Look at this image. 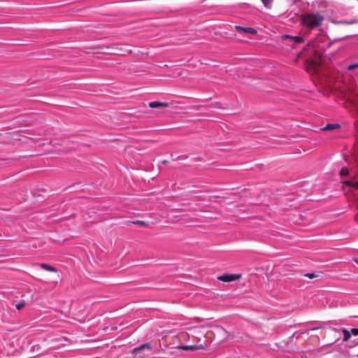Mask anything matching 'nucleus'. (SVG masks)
<instances>
[{
  "mask_svg": "<svg viewBox=\"0 0 358 358\" xmlns=\"http://www.w3.org/2000/svg\"><path fill=\"white\" fill-rule=\"evenodd\" d=\"M324 17L319 13H306L301 16V24L310 29L319 27Z\"/></svg>",
  "mask_w": 358,
  "mask_h": 358,
  "instance_id": "f257e3e1",
  "label": "nucleus"
},
{
  "mask_svg": "<svg viewBox=\"0 0 358 358\" xmlns=\"http://www.w3.org/2000/svg\"><path fill=\"white\" fill-rule=\"evenodd\" d=\"M340 175L342 178L349 176L351 178L350 180H343V183L345 186H348L352 189H358V179L353 171H350L346 167H343L340 171Z\"/></svg>",
  "mask_w": 358,
  "mask_h": 358,
  "instance_id": "f03ea898",
  "label": "nucleus"
},
{
  "mask_svg": "<svg viewBox=\"0 0 358 358\" xmlns=\"http://www.w3.org/2000/svg\"><path fill=\"white\" fill-rule=\"evenodd\" d=\"M152 348L150 343H145L132 350L134 358H145L152 355Z\"/></svg>",
  "mask_w": 358,
  "mask_h": 358,
  "instance_id": "7ed1b4c3",
  "label": "nucleus"
},
{
  "mask_svg": "<svg viewBox=\"0 0 358 358\" xmlns=\"http://www.w3.org/2000/svg\"><path fill=\"white\" fill-rule=\"evenodd\" d=\"M176 349L183 350H205L207 348L206 344H199L193 345H178L176 348Z\"/></svg>",
  "mask_w": 358,
  "mask_h": 358,
  "instance_id": "20e7f679",
  "label": "nucleus"
},
{
  "mask_svg": "<svg viewBox=\"0 0 358 358\" xmlns=\"http://www.w3.org/2000/svg\"><path fill=\"white\" fill-rule=\"evenodd\" d=\"M241 274H224L217 277V279L222 282H232L238 280Z\"/></svg>",
  "mask_w": 358,
  "mask_h": 358,
  "instance_id": "39448f33",
  "label": "nucleus"
},
{
  "mask_svg": "<svg viewBox=\"0 0 358 358\" xmlns=\"http://www.w3.org/2000/svg\"><path fill=\"white\" fill-rule=\"evenodd\" d=\"M346 99L353 108V110L358 112V96L355 94H349Z\"/></svg>",
  "mask_w": 358,
  "mask_h": 358,
  "instance_id": "423d86ee",
  "label": "nucleus"
},
{
  "mask_svg": "<svg viewBox=\"0 0 358 358\" xmlns=\"http://www.w3.org/2000/svg\"><path fill=\"white\" fill-rule=\"evenodd\" d=\"M235 29L239 33L250 34H253V35H255L257 33L256 29L251 28V27L236 26Z\"/></svg>",
  "mask_w": 358,
  "mask_h": 358,
  "instance_id": "0eeeda50",
  "label": "nucleus"
},
{
  "mask_svg": "<svg viewBox=\"0 0 358 358\" xmlns=\"http://www.w3.org/2000/svg\"><path fill=\"white\" fill-rule=\"evenodd\" d=\"M282 38L291 39L294 43H301L303 42V38L299 36H292L290 35H284Z\"/></svg>",
  "mask_w": 358,
  "mask_h": 358,
  "instance_id": "6e6552de",
  "label": "nucleus"
},
{
  "mask_svg": "<svg viewBox=\"0 0 358 358\" xmlns=\"http://www.w3.org/2000/svg\"><path fill=\"white\" fill-rule=\"evenodd\" d=\"M149 106L152 108L166 107V106H167V103L158 102V101H152V102L149 103Z\"/></svg>",
  "mask_w": 358,
  "mask_h": 358,
  "instance_id": "1a4fd4ad",
  "label": "nucleus"
},
{
  "mask_svg": "<svg viewBox=\"0 0 358 358\" xmlns=\"http://www.w3.org/2000/svg\"><path fill=\"white\" fill-rule=\"evenodd\" d=\"M341 127V125L339 124H328L324 127H323L322 129L324 131H329V130H334L338 129Z\"/></svg>",
  "mask_w": 358,
  "mask_h": 358,
  "instance_id": "9d476101",
  "label": "nucleus"
},
{
  "mask_svg": "<svg viewBox=\"0 0 358 358\" xmlns=\"http://www.w3.org/2000/svg\"><path fill=\"white\" fill-rule=\"evenodd\" d=\"M41 266L43 269L46 270V271H52V272H55L56 271V268H54V267H52L51 266H49L48 264H41Z\"/></svg>",
  "mask_w": 358,
  "mask_h": 358,
  "instance_id": "9b49d317",
  "label": "nucleus"
},
{
  "mask_svg": "<svg viewBox=\"0 0 358 358\" xmlns=\"http://www.w3.org/2000/svg\"><path fill=\"white\" fill-rule=\"evenodd\" d=\"M343 340L345 341H347L350 338L351 334L347 329H343Z\"/></svg>",
  "mask_w": 358,
  "mask_h": 358,
  "instance_id": "f8f14e48",
  "label": "nucleus"
},
{
  "mask_svg": "<svg viewBox=\"0 0 358 358\" xmlns=\"http://www.w3.org/2000/svg\"><path fill=\"white\" fill-rule=\"evenodd\" d=\"M262 2L263 3L264 6L266 8H271V6H272V4H273V0H261Z\"/></svg>",
  "mask_w": 358,
  "mask_h": 358,
  "instance_id": "ddd939ff",
  "label": "nucleus"
},
{
  "mask_svg": "<svg viewBox=\"0 0 358 358\" xmlns=\"http://www.w3.org/2000/svg\"><path fill=\"white\" fill-rule=\"evenodd\" d=\"M350 334L354 336L358 335V329L357 328H353L351 329Z\"/></svg>",
  "mask_w": 358,
  "mask_h": 358,
  "instance_id": "4468645a",
  "label": "nucleus"
},
{
  "mask_svg": "<svg viewBox=\"0 0 358 358\" xmlns=\"http://www.w3.org/2000/svg\"><path fill=\"white\" fill-rule=\"evenodd\" d=\"M348 70H352L354 69H358V64H351L348 67Z\"/></svg>",
  "mask_w": 358,
  "mask_h": 358,
  "instance_id": "2eb2a0df",
  "label": "nucleus"
},
{
  "mask_svg": "<svg viewBox=\"0 0 358 358\" xmlns=\"http://www.w3.org/2000/svg\"><path fill=\"white\" fill-rule=\"evenodd\" d=\"M134 223L137 224V225H140V226H143V225L145 224V222L143 221H141V220L136 221Z\"/></svg>",
  "mask_w": 358,
  "mask_h": 358,
  "instance_id": "dca6fc26",
  "label": "nucleus"
},
{
  "mask_svg": "<svg viewBox=\"0 0 358 358\" xmlns=\"http://www.w3.org/2000/svg\"><path fill=\"white\" fill-rule=\"evenodd\" d=\"M306 276L308 277L309 278H314L316 275L314 273H307L306 274Z\"/></svg>",
  "mask_w": 358,
  "mask_h": 358,
  "instance_id": "f3484780",
  "label": "nucleus"
},
{
  "mask_svg": "<svg viewBox=\"0 0 358 358\" xmlns=\"http://www.w3.org/2000/svg\"><path fill=\"white\" fill-rule=\"evenodd\" d=\"M184 340H185V341H189V334H185Z\"/></svg>",
  "mask_w": 358,
  "mask_h": 358,
  "instance_id": "a211bd4d",
  "label": "nucleus"
},
{
  "mask_svg": "<svg viewBox=\"0 0 358 358\" xmlns=\"http://www.w3.org/2000/svg\"><path fill=\"white\" fill-rule=\"evenodd\" d=\"M23 306H24V304H23V303H18V304L16 306V308H17V309L20 310V309H21Z\"/></svg>",
  "mask_w": 358,
  "mask_h": 358,
  "instance_id": "6ab92c4d",
  "label": "nucleus"
},
{
  "mask_svg": "<svg viewBox=\"0 0 358 358\" xmlns=\"http://www.w3.org/2000/svg\"><path fill=\"white\" fill-rule=\"evenodd\" d=\"M194 341H195L196 342H199L201 341V338L197 336H194Z\"/></svg>",
  "mask_w": 358,
  "mask_h": 358,
  "instance_id": "aec40b11",
  "label": "nucleus"
},
{
  "mask_svg": "<svg viewBox=\"0 0 358 358\" xmlns=\"http://www.w3.org/2000/svg\"><path fill=\"white\" fill-rule=\"evenodd\" d=\"M355 220H356V221H357V222H358V215H357L355 216Z\"/></svg>",
  "mask_w": 358,
  "mask_h": 358,
  "instance_id": "412c9836",
  "label": "nucleus"
},
{
  "mask_svg": "<svg viewBox=\"0 0 358 358\" xmlns=\"http://www.w3.org/2000/svg\"><path fill=\"white\" fill-rule=\"evenodd\" d=\"M357 207L358 208V203L357 204Z\"/></svg>",
  "mask_w": 358,
  "mask_h": 358,
  "instance_id": "4be33fe9",
  "label": "nucleus"
}]
</instances>
